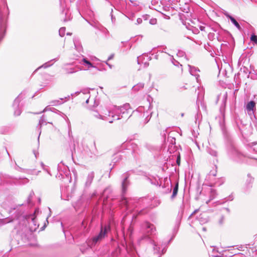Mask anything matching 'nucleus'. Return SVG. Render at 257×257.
<instances>
[{
    "label": "nucleus",
    "instance_id": "4468645a",
    "mask_svg": "<svg viewBox=\"0 0 257 257\" xmlns=\"http://www.w3.org/2000/svg\"><path fill=\"white\" fill-rule=\"evenodd\" d=\"M12 221L10 218H5L3 219H0V226L6 224L7 223L10 222Z\"/></svg>",
    "mask_w": 257,
    "mask_h": 257
},
{
    "label": "nucleus",
    "instance_id": "6ab92c4d",
    "mask_svg": "<svg viewBox=\"0 0 257 257\" xmlns=\"http://www.w3.org/2000/svg\"><path fill=\"white\" fill-rule=\"evenodd\" d=\"M216 191L215 190H213V189H211V191H210V200H212L213 199L215 195H216Z\"/></svg>",
    "mask_w": 257,
    "mask_h": 257
},
{
    "label": "nucleus",
    "instance_id": "c85d7f7f",
    "mask_svg": "<svg viewBox=\"0 0 257 257\" xmlns=\"http://www.w3.org/2000/svg\"><path fill=\"white\" fill-rule=\"evenodd\" d=\"M200 29L202 31H205V27L204 26H200Z\"/></svg>",
    "mask_w": 257,
    "mask_h": 257
},
{
    "label": "nucleus",
    "instance_id": "7ed1b4c3",
    "mask_svg": "<svg viewBox=\"0 0 257 257\" xmlns=\"http://www.w3.org/2000/svg\"><path fill=\"white\" fill-rule=\"evenodd\" d=\"M110 229L109 225H105L104 226L101 225L99 234L92 238V243L95 244L98 241L101 240L105 237L106 234L110 231Z\"/></svg>",
    "mask_w": 257,
    "mask_h": 257
},
{
    "label": "nucleus",
    "instance_id": "6e6552de",
    "mask_svg": "<svg viewBox=\"0 0 257 257\" xmlns=\"http://www.w3.org/2000/svg\"><path fill=\"white\" fill-rule=\"evenodd\" d=\"M94 177V174L93 172H91L88 174L85 183L86 186H89L91 184L93 180Z\"/></svg>",
    "mask_w": 257,
    "mask_h": 257
},
{
    "label": "nucleus",
    "instance_id": "5701e85b",
    "mask_svg": "<svg viewBox=\"0 0 257 257\" xmlns=\"http://www.w3.org/2000/svg\"><path fill=\"white\" fill-rule=\"evenodd\" d=\"M150 23L152 25H155L157 23V20L156 19H152L150 20Z\"/></svg>",
    "mask_w": 257,
    "mask_h": 257
},
{
    "label": "nucleus",
    "instance_id": "a878e982",
    "mask_svg": "<svg viewBox=\"0 0 257 257\" xmlns=\"http://www.w3.org/2000/svg\"><path fill=\"white\" fill-rule=\"evenodd\" d=\"M48 67V66L47 65V63H45V64H44V65H43L42 66H41L39 67L38 68V69H39V68H41V67L47 68V67Z\"/></svg>",
    "mask_w": 257,
    "mask_h": 257
},
{
    "label": "nucleus",
    "instance_id": "7c9ffc66",
    "mask_svg": "<svg viewBox=\"0 0 257 257\" xmlns=\"http://www.w3.org/2000/svg\"><path fill=\"white\" fill-rule=\"evenodd\" d=\"M34 154L35 156V157L37 158V155H38V153L36 151H34Z\"/></svg>",
    "mask_w": 257,
    "mask_h": 257
},
{
    "label": "nucleus",
    "instance_id": "20e7f679",
    "mask_svg": "<svg viewBox=\"0 0 257 257\" xmlns=\"http://www.w3.org/2000/svg\"><path fill=\"white\" fill-rule=\"evenodd\" d=\"M108 111H109V110L105 108H102L100 110L101 114H99L97 111H93L92 112V115L95 118L108 120L109 123H112L113 122V120H109L107 118V116H108Z\"/></svg>",
    "mask_w": 257,
    "mask_h": 257
},
{
    "label": "nucleus",
    "instance_id": "b1692460",
    "mask_svg": "<svg viewBox=\"0 0 257 257\" xmlns=\"http://www.w3.org/2000/svg\"><path fill=\"white\" fill-rule=\"evenodd\" d=\"M76 71H77V70H75L74 68H70V71L68 72V73H73Z\"/></svg>",
    "mask_w": 257,
    "mask_h": 257
},
{
    "label": "nucleus",
    "instance_id": "dca6fc26",
    "mask_svg": "<svg viewBox=\"0 0 257 257\" xmlns=\"http://www.w3.org/2000/svg\"><path fill=\"white\" fill-rule=\"evenodd\" d=\"M250 41L257 44V36L254 34L251 35L250 37Z\"/></svg>",
    "mask_w": 257,
    "mask_h": 257
},
{
    "label": "nucleus",
    "instance_id": "423d86ee",
    "mask_svg": "<svg viewBox=\"0 0 257 257\" xmlns=\"http://www.w3.org/2000/svg\"><path fill=\"white\" fill-rule=\"evenodd\" d=\"M225 15L227 18H229L231 22L235 25V26L239 30H241V27L240 26L239 24L238 23V22L235 20V19L234 18H233L232 16H231L227 13L225 14Z\"/></svg>",
    "mask_w": 257,
    "mask_h": 257
},
{
    "label": "nucleus",
    "instance_id": "ea45409f",
    "mask_svg": "<svg viewBox=\"0 0 257 257\" xmlns=\"http://www.w3.org/2000/svg\"><path fill=\"white\" fill-rule=\"evenodd\" d=\"M106 191V190H105L104 191V193Z\"/></svg>",
    "mask_w": 257,
    "mask_h": 257
},
{
    "label": "nucleus",
    "instance_id": "f8f14e48",
    "mask_svg": "<svg viewBox=\"0 0 257 257\" xmlns=\"http://www.w3.org/2000/svg\"><path fill=\"white\" fill-rule=\"evenodd\" d=\"M178 191V183H176L173 188V193L171 196V199H174L177 195Z\"/></svg>",
    "mask_w": 257,
    "mask_h": 257
},
{
    "label": "nucleus",
    "instance_id": "c9c22d12",
    "mask_svg": "<svg viewBox=\"0 0 257 257\" xmlns=\"http://www.w3.org/2000/svg\"><path fill=\"white\" fill-rule=\"evenodd\" d=\"M106 63L107 65H108L109 66L110 68L111 67L110 65L108 64L107 62Z\"/></svg>",
    "mask_w": 257,
    "mask_h": 257
},
{
    "label": "nucleus",
    "instance_id": "cd10ccee",
    "mask_svg": "<svg viewBox=\"0 0 257 257\" xmlns=\"http://www.w3.org/2000/svg\"><path fill=\"white\" fill-rule=\"evenodd\" d=\"M177 55H179L180 56H182L184 55V52H179Z\"/></svg>",
    "mask_w": 257,
    "mask_h": 257
},
{
    "label": "nucleus",
    "instance_id": "f03ea898",
    "mask_svg": "<svg viewBox=\"0 0 257 257\" xmlns=\"http://www.w3.org/2000/svg\"><path fill=\"white\" fill-rule=\"evenodd\" d=\"M130 108V104H125L122 106L114 107L111 110L108 111V116H111L113 118L112 120H118L123 117L122 115L127 112V110Z\"/></svg>",
    "mask_w": 257,
    "mask_h": 257
},
{
    "label": "nucleus",
    "instance_id": "58836bf2",
    "mask_svg": "<svg viewBox=\"0 0 257 257\" xmlns=\"http://www.w3.org/2000/svg\"><path fill=\"white\" fill-rule=\"evenodd\" d=\"M226 210L227 211H229V209L228 208H226Z\"/></svg>",
    "mask_w": 257,
    "mask_h": 257
},
{
    "label": "nucleus",
    "instance_id": "393cba45",
    "mask_svg": "<svg viewBox=\"0 0 257 257\" xmlns=\"http://www.w3.org/2000/svg\"><path fill=\"white\" fill-rule=\"evenodd\" d=\"M137 22L138 24H141L142 22V20L141 18H138L137 20Z\"/></svg>",
    "mask_w": 257,
    "mask_h": 257
},
{
    "label": "nucleus",
    "instance_id": "c756f323",
    "mask_svg": "<svg viewBox=\"0 0 257 257\" xmlns=\"http://www.w3.org/2000/svg\"><path fill=\"white\" fill-rule=\"evenodd\" d=\"M141 56H140V57H138V63L139 64H140V61H141Z\"/></svg>",
    "mask_w": 257,
    "mask_h": 257
},
{
    "label": "nucleus",
    "instance_id": "0eeeda50",
    "mask_svg": "<svg viewBox=\"0 0 257 257\" xmlns=\"http://www.w3.org/2000/svg\"><path fill=\"white\" fill-rule=\"evenodd\" d=\"M129 184L128 181L127 180V177H125L122 182V192L123 194L125 193L126 191L127 187Z\"/></svg>",
    "mask_w": 257,
    "mask_h": 257
},
{
    "label": "nucleus",
    "instance_id": "e433bc0d",
    "mask_svg": "<svg viewBox=\"0 0 257 257\" xmlns=\"http://www.w3.org/2000/svg\"><path fill=\"white\" fill-rule=\"evenodd\" d=\"M88 101H89V99H87L86 100V103H88Z\"/></svg>",
    "mask_w": 257,
    "mask_h": 257
},
{
    "label": "nucleus",
    "instance_id": "2f4dec72",
    "mask_svg": "<svg viewBox=\"0 0 257 257\" xmlns=\"http://www.w3.org/2000/svg\"><path fill=\"white\" fill-rule=\"evenodd\" d=\"M113 55H110V56L108 57V58L107 60H110V59H112V58H113Z\"/></svg>",
    "mask_w": 257,
    "mask_h": 257
},
{
    "label": "nucleus",
    "instance_id": "4c0bfd02",
    "mask_svg": "<svg viewBox=\"0 0 257 257\" xmlns=\"http://www.w3.org/2000/svg\"><path fill=\"white\" fill-rule=\"evenodd\" d=\"M41 165H42V166H44V164H43V163H41Z\"/></svg>",
    "mask_w": 257,
    "mask_h": 257
},
{
    "label": "nucleus",
    "instance_id": "bb28decb",
    "mask_svg": "<svg viewBox=\"0 0 257 257\" xmlns=\"http://www.w3.org/2000/svg\"><path fill=\"white\" fill-rule=\"evenodd\" d=\"M223 220H224V217H221V219L219 220V223L221 224H222L223 222Z\"/></svg>",
    "mask_w": 257,
    "mask_h": 257
},
{
    "label": "nucleus",
    "instance_id": "ddd939ff",
    "mask_svg": "<svg viewBox=\"0 0 257 257\" xmlns=\"http://www.w3.org/2000/svg\"><path fill=\"white\" fill-rule=\"evenodd\" d=\"M144 86V83H139L138 84H137L136 85H135L133 87V90L134 91H139L140 90V89H142Z\"/></svg>",
    "mask_w": 257,
    "mask_h": 257
},
{
    "label": "nucleus",
    "instance_id": "2eb2a0df",
    "mask_svg": "<svg viewBox=\"0 0 257 257\" xmlns=\"http://www.w3.org/2000/svg\"><path fill=\"white\" fill-rule=\"evenodd\" d=\"M66 29L65 27H62L59 29V33L61 37H63L65 35Z\"/></svg>",
    "mask_w": 257,
    "mask_h": 257
},
{
    "label": "nucleus",
    "instance_id": "f704fd0d",
    "mask_svg": "<svg viewBox=\"0 0 257 257\" xmlns=\"http://www.w3.org/2000/svg\"><path fill=\"white\" fill-rule=\"evenodd\" d=\"M197 212V210L194 211L191 214L192 215L193 214H195Z\"/></svg>",
    "mask_w": 257,
    "mask_h": 257
},
{
    "label": "nucleus",
    "instance_id": "a211bd4d",
    "mask_svg": "<svg viewBox=\"0 0 257 257\" xmlns=\"http://www.w3.org/2000/svg\"><path fill=\"white\" fill-rule=\"evenodd\" d=\"M83 61L84 62V63L85 64L88 65V68L94 67L93 65H92V64L89 61L87 60L86 59H85V58L83 59Z\"/></svg>",
    "mask_w": 257,
    "mask_h": 257
},
{
    "label": "nucleus",
    "instance_id": "4be33fe9",
    "mask_svg": "<svg viewBox=\"0 0 257 257\" xmlns=\"http://www.w3.org/2000/svg\"><path fill=\"white\" fill-rule=\"evenodd\" d=\"M34 193L33 192H32L30 194L29 196V197H28V203L29 204H30V203H31V199H32V198L33 196L34 195Z\"/></svg>",
    "mask_w": 257,
    "mask_h": 257
},
{
    "label": "nucleus",
    "instance_id": "aec40b11",
    "mask_svg": "<svg viewBox=\"0 0 257 257\" xmlns=\"http://www.w3.org/2000/svg\"><path fill=\"white\" fill-rule=\"evenodd\" d=\"M215 169L211 170L210 172V173H209L210 176H212L213 177L216 176V173H217V170H216L217 167H216V166H215Z\"/></svg>",
    "mask_w": 257,
    "mask_h": 257
},
{
    "label": "nucleus",
    "instance_id": "72a5a7b5",
    "mask_svg": "<svg viewBox=\"0 0 257 257\" xmlns=\"http://www.w3.org/2000/svg\"><path fill=\"white\" fill-rule=\"evenodd\" d=\"M145 65L146 66V67H147L149 65V63H145Z\"/></svg>",
    "mask_w": 257,
    "mask_h": 257
},
{
    "label": "nucleus",
    "instance_id": "1a4fd4ad",
    "mask_svg": "<svg viewBox=\"0 0 257 257\" xmlns=\"http://www.w3.org/2000/svg\"><path fill=\"white\" fill-rule=\"evenodd\" d=\"M255 106V103L253 101H250L247 103L246 108L248 111H253Z\"/></svg>",
    "mask_w": 257,
    "mask_h": 257
},
{
    "label": "nucleus",
    "instance_id": "9d476101",
    "mask_svg": "<svg viewBox=\"0 0 257 257\" xmlns=\"http://www.w3.org/2000/svg\"><path fill=\"white\" fill-rule=\"evenodd\" d=\"M207 152L211 156L216 157L217 156V152L216 150L212 148L209 147L207 149Z\"/></svg>",
    "mask_w": 257,
    "mask_h": 257
},
{
    "label": "nucleus",
    "instance_id": "f3484780",
    "mask_svg": "<svg viewBox=\"0 0 257 257\" xmlns=\"http://www.w3.org/2000/svg\"><path fill=\"white\" fill-rule=\"evenodd\" d=\"M83 61L84 62V63L85 64L88 65V68L94 67L93 65H92V64L89 61L87 60L86 59H85V58L83 59Z\"/></svg>",
    "mask_w": 257,
    "mask_h": 257
},
{
    "label": "nucleus",
    "instance_id": "412c9836",
    "mask_svg": "<svg viewBox=\"0 0 257 257\" xmlns=\"http://www.w3.org/2000/svg\"><path fill=\"white\" fill-rule=\"evenodd\" d=\"M46 122L44 116H42L40 120H39V124L42 125L44 123Z\"/></svg>",
    "mask_w": 257,
    "mask_h": 257
},
{
    "label": "nucleus",
    "instance_id": "f257e3e1",
    "mask_svg": "<svg viewBox=\"0 0 257 257\" xmlns=\"http://www.w3.org/2000/svg\"><path fill=\"white\" fill-rule=\"evenodd\" d=\"M144 227L146 229V234L143 235L141 238V240L146 239L149 240L150 242L154 245V250L155 253H159L160 251V247H158V244L153 240L151 239L150 235L153 234L156 231V229L153 224L149 222H146L144 224Z\"/></svg>",
    "mask_w": 257,
    "mask_h": 257
},
{
    "label": "nucleus",
    "instance_id": "9b49d317",
    "mask_svg": "<svg viewBox=\"0 0 257 257\" xmlns=\"http://www.w3.org/2000/svg\"><path fill=\"white\" fill-rule=\"evenodd\" d=\"M130 201L125 198H123L121 201V204L123 205L126 209H128L130 208Z\"/></svg>",
    "mask_w": 257,
    "mask_h": 257
},
{
    "label": "nucleus",
    "instance_id": "39448f33",
    "mask_svg": "<svg viewBox=\"0 0 257 257\" xmlns=\"http://www.w3.org/2000/svg\"><path fill=\"white\" fill-rule=\"evenodd\" d=\"M20 101V100L19 97H18L14 100V104H13V106H14V108L15 109V111H14V114L15 115H17V116L20 115V114L21 113V111L20 109V108H19Z\"/></svg>",
    "mask_w": 257,
    "mask_h": 257
},
{
    "label": "nucleus",
    "instance_id": "473e14b6",
    "mask_svg": "<svg viewBox=\"0 0 257 257\" xmlns=\"http://www.w3.org/2000/svg\"><path fill=\"white\" fill-rule=\"evenodd\" d=\"M224 98L225 99H226V98H227V93H226L224 95Z\"/></svg>",
    "mask_w": 257,
    "mask_h": 257
}]
</instances>
